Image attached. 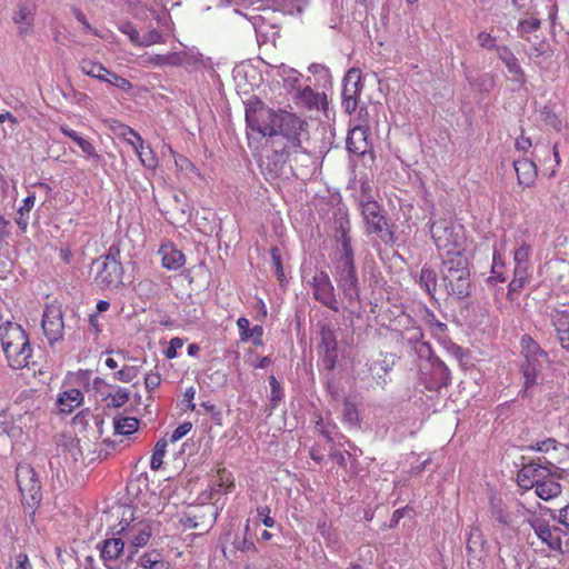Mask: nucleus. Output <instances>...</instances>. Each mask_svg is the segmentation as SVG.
Segmentation results:
<instances>
[{"label":"nucleus","instance_id":"f257e3e1","mask_svg":"<svg viewBox=\"0 0 569 569\" xmlns=\"http://www.w3.org/2000/svg\"><path fill=\"white\" fill-rule=\"evenodd\" d=\"M248 128L262 137L270 138L274 171L289 162L296 177L306 172L299 171L298 160L310 161V156L302 147L309 139L308 122L296 113L269 108L258 98L250 99L246 107Z\"/></svg>","mask_w":569,"mask_h":569},{"label":"nucleus","instance_id":"f03ea898","mask_svg":"<svg viewBox=\"0 0 569 569\" xmlns=\"http://www.w3.org/2000/svg\"><path fill=\"white\" fill-rule=\"evenodd\" d=\"M440 286L455 300H462L470 296L471 278L466 254L441 260Z\"/></svg>","mask_w":569,"mask_h":569},{"label":"nucleus","instance_id":"7ed1b4c3","mask_svg":"<svg viewBox=\"0 0 569 569\" xmlns=\"http://www.w3.org/2000/svg\"><path fill=\"white\" fill-rule=\"evenodd\" d=\"M0 342L8 365L12 369H22L29 365L32 348L28 335L20 325L11 321L2 323Z\"/></svg>","mask_w":569,"mask_h":569},{"label":"nucleus","instance_id":"20e7f679","mask_svg":"<svg viewBox=\"0 0 569 569\" xmlns=\"http://www.w3.org/2000/svg\"><path fill=\"white\" fill-rule=\"evenodd\" d=\"M520 372L523 377L521 396L525 398L531 388L538 385V379L545 369L550 365L548 353L529 335H523L520 339Z\"/></svg>","mask_w":569,"mask_h":569},{"label":"nucleus","instance_id":"39448f33","mask_svg":"<svg viewBox=\"0 0 569 569\" xmlns=\"http://www.w3.org/2000/svg\"><path fill=\"white\" fill-rule=\"evenodd\" d=\"M430 232L440 260L466 254L462 226L439 219L431 223Z\"/></svg>","mask_w":569,"mask_h":569},{"label":"nucleus","instance_id":"423d86ee","mask_svg":"<svg viewBox=\"0 0 569 569\" xmlns=\"http://www.w3.org/2000/svg\"><path fill=\"white\" fill-rule=\"evenodd\" d=\"M332 274L342 295L350 303L359 300L360 286L355 264V256L332 257Z\"/></svg>","mask_w":569,"mask_h":569},{"label":"nucleus","instance_id":"0eeeda50","mask_svg":"<svg viewBox=\"0 0 569 569\" xmlns=\"http://www.w3.org/2000/svg\"><path fill=\"white\" fill-rule=\"evenodd\" d=\"M361 214L367 234H376L382 242L389 243L393 240V232L382 212L381 206L368 194V199L361 200Z\"/></svg>","mask_w":569,"mask_h":569},{"label":"nucleus","instance_id":"6e6552de","mask_svg":"<svg viewBox=\"0 0 569 569\" xmlns=\"http://www.w3.org/2000/svg\"><path fill=\"white\" fill-rule=\"evenodd\" d=\"M16 480L22 501L32 507L41 500V482L34 469L28 463H19L16 469Z\"/></svg>","mask_w":569,"mask_h":569},{"label":"nucleus","instance_id":"1a4fd4ad","mask_svg":"<svg viewBox=\"0 0 569 569\" xmlns=\"http://www.w3.org/2000/svg\"><path fill=\"white\" fill-rule=\"evenodd\" d=\"M41 327L50 346L61 341L64 335L63 313L60 305L49 303L42 315Z\"/></svg>","mask_w":569,"mask_h":569},{"label":"nucleus","instance_id":"9d476101","mask_svg":"<svg viewBox=\"0 0 569 569\" xmlns=\"http://www.w3.org/2000/svg\"><path fill=\"white\" fill-rule=\"evenodd\" d=\"M96 284L104 290L118 289L123 284L124 269L122 262L97 260Z\"/></svg>","mask_w":569,"mask_h":569},{"label":"nucleus","instance_id":"9b49d317","mask_svg":"<svg viewBox=\"0 0 569 569\" xmlns=\"http://www.w3.org/2000/svg\"><path fill=\"white\" fill-rule=\"evenodd\" d=\"M529 525L533 529L538 539L551 551L562 550L563 531L540 517L529 519Z\"/></svg>","mask_w":569,"mask_h":569},{"label":"nucleus","instance_id":"f8f14e48","mask_svg":"<svg viewBox=\"0 0 569 569\" xmlns=\"http://www.w3.org/2000/svg\"><path fill=\"white\" fill-rule=\"evenodd\" d=\"M313 298L333 312H339V303L336 298L335 287L327 272L320 271L311 281Z\"/></svg>","mask_w":569,"mask_h":569},{"label":"nucleus","instance_id":"ddd939ff","mask_svg":"<svg viewBox=\"0 0 569 569\" xmlns=\"http://www.w3.org/2000/svg\"><path fill=\"white\" fill-rule=\"evenodd\" d=\"M36 12L37 4L33 0H21L17 3L11 18L20 37H26L32 32Z\"/></svg>","mask_w":569,"mask_h":569},{"label":"nucleus","instance_id":"4468645a","mask_svg":"<svg viewBox=\"0 0 569 569\" xmlns=\"http://www.w3.org/2000/svg\"><path fill=\"white\" fill-rule=\"evenodd\" d=\"M362 88L360 72L355 69L349 70L343 79L342 88V104L348 113L356 111Z\"/></svg>","mask_w":569,"mask_h":569},{"label":"nucleus","instance_id":"2eb2a0df","mask_svg":"<svg viewBox=\"0 0 569 569\" xmlns=\"http://www.w3.org/2000/svg\"><path fill=\"white\" fill-rule=\"evenodd\" d=\"M553 475L546 466L530 462L525 465L517 475V482L520 488L530 490L537 487L543 479Z\"/></svg>","mask_w":569,"mask_h":569},{"label":"nucleus","instance_id":"dca6fc26","mask_svg":"<svg viewBox=\"0 0 569 569\" xmlns=\"http://www.w3.org/2000/svg\"><path fill=\"white\" fill-rule=\"evenodd\" d=\"M497 56L511 74L512 81L521 87L525 86L527 82V76L511 49L507 46L499 47L497 48Z\"/></svg>","mask_w":569,"mask_h":569},{"label":"nucleus","instance_id":"f3484780","mask_svg":"<svg viewBox=\"0 0 569 569\" xmlns=\"http://www.w3.org/2000/svg\"><path fill=\"white\" fill-rule=\"evenodd\" d=\"M124 542L121 538H109L102 541L100 547V558L108 569L117 567L119 558L122 556Z\"/></svg>","mask_w":569,"mask_h":569},{"label":"nucleus","instance_id":"a211bd4d","mask_svg":"<svg viewBox=\"0 0 569 569\" xmlns=\"http://www.w3.org/2000/svg\"><path fill=\"white\" fill-rule=\"evenodd\" d=\"M513 168L517 173V180L523 188H529L535 184L538 176L536 163L528 159L521 158L513 161Z\"/></svg>","mask_w":569,"mask_h":569},{"label":"nucleus","instance_id":"6ab92c4d","mask_svg":"<svg viewBox=\"0 0 569 569\" xmlns=\"http://www.w3.org/2000/svg\"><path fill=\"white\" fill-rule=\"evenodd\" d=\"M161 256V266L168 270H178L184 264V254L171 242L162 243L158 250Z\"/></svg>","mask_w":569,"mask_h":569},{"label":"nucleus","instance_id":"aec40b11","mask_svg":"<svg viewBox=\"0 0 569 569\" xmlns=\"http://www.w3.org/2000/svg\"><path fill=\"white\" fill-rule=\"evenodd\" d=\"M531 266H515L513 278L508 284L507 298L511 301L517 299L530 279Z\"/></svg>","mask_w":569,"mask_h":569},{"label":"nucleus","instance_id":"412c9836","mask_svg":"<svg viewBox=\"0 0 569 569\" xmlns=\"http://www.w3.org/2000/svg\"><path fill=\"white\" fill-rule=\"evenodd\" d=\"M83 399V393L79 389L71 388L63 390L59 393L57 399L58 410L61 413H71L82 405Z\"/></svg>","mask_w":569,"mask_h":569},{"label":"nucleus","instance_id":"4be33fe9","mask_svg":"<svg viewBox=\"0 0 569 569\" xmlns=\"http://www.w3.org/2000/svg\"><path fill=\"white\" fill-rule=\"evenodd\" d=\"M237 327L239 329L240 341L246 342L251 340L256 347L263 346V328L262 326H254L250 328V321L246 317H240L237 320Z\"/></svg>","mask_w":569,"mask_h":569},{"label":"nucleus","instance_id":"5701e85b","mask_svg":"<svg viewBox=\"0 0 569 569\" xmlns=\"http://www.w3.org/2000/svg\"><path fill=\"white\" fill-rule=\"evenodd\" d=\"M551 322L561 347L569 351V311L555 310L551 315Z\"/></svg>","mask_w":569,"mask_h":569},{"label":"nucleus","instance_id":"b1692460","mask_svg":"<svg viewBox=\"0 0 569 569\" xmlns=\"http://www.w3.org/2000/svg\"><path fill=\"white\" fill-rule=\"evenodd\" d=\"M528 232L523 231L515 240L513 249V264L515 266H531L530 257L532 253V246L528 240Z\"/></svg>","mask_w":569,"mask_h":569},{"label":"nucleus","instance_id":"393cba45","mask_svg":"<svg viewBox=\"0 0 569 569\" xmlns=\"http://www.w3.org/2000/svg\"><path fill=\"white\" fill-rule=\"evenodd\" d=\"M127 142L134 149L140 162L148 169H154L158 166V158L149 144H146L141 136L136 137V141L127 139Z\"/></svg>","mask_w":569,"mask_h":569},{"label":"nucleus","instance_id":"a878e982","mask_svg":"<svg viewBox=\"0 0 569 569\" xmlns=\"http://www.w3.org/2000/svg\"><path fill=\"white\" fill-rule=\"evenodd\" d=\"M349 152L361 156L367 152V130L363 127H355L348 132L346 140Z\"/></svg>","mask_w":569,"mask_h":569},{"label":"nucleus","instance_id":"bb28decb","mask_svg":"<svg viewBox=\"0 0 569 569\" xmlns=\"http://www.w3.org/2000/svg\"><path fill=\"white\" fill-rule=\"evenodd\" d=\"M299 103L308 108L312 109H325L327 104V97L325 93L317 92L312 90L310 87H306L298 92Z\"/></svg>","mask_w":569,"mask_h":569},{"label":"nucleus","instance_id":"cd10ccee","mask_svg":"<svg viewBox=\"0 0 569 569\" xmlns=\"http://www.w3.org/2000/svg\"><path fill=\"white\" fill-rule=\"evenodd\" d=\"M368 375L363 379H368L371 386L386 385V377L389 372L388 366L383 360H371L367 362Z\"/></svg>","mask_w":569,"mask_h":569},{"label":"nucleus","instance_id":"c85d7f7f","mask_svg":"<svg viewBox=\"0 0 569 569\" xmlns=\"http://www.w3.org/2000/svg\"><path fill=\"white\" fill-rule=\"evenodd\" d=\"M536 495L542 500H550L561 493V485L557 476L553 473L549 478L543 479L537 487H535Z\"/></svg>","mask_w":569,"mask_h":569},{"label":"nucleus","instance_id":"c756f323","mask_svg":"<svg viewBox=\"0 0 569 569\" xmlns=\"http://www.w3.org/2000/svg\"><path fill=\"white\" fill-rule=\"evenodd\" d=\"M126 536L130 539L131 546L136 549L144 547L151 537V528L148 523L131 526Z\"/></svg>","mask_w":569,"mask_h":569},{"label":"nucleus","instance_id":"7c9ffc66","mask_svg":"<svg viewBox=\"0 0 569 569\" xmlns=\"http://www.w3.org/2000/svg\"><path fill=\"white\" fill-rule=\"evenodd\" d=\"M60 131L71 140H73L82 150V152L90 157L99 159V154L94 148V146L87 139L82 138L80 134H78L74 130L69 128L67 124L60 126Z\"/></svg>","mask_w":569,"mask_h":569},{"label":"nucleus","instance_id":"2f4dec72","mask_svg":"<svg viewBox=\"0 0 569 569\" xmlns=\"http://www.w3.org/2000/svg\"><path fill=\"white\" fill-rule=\"evenodd\" d=\"M130 390L123 387H117L113 391L106 393L102 398L104 405L109 409L123 407L130 399Z\"/></svg>","mask_w":569,"mask_h":569},{"label":"nucleus","instance_id":"473e14b6","mask_svg":"<svg viewBox=\"0 0 569 569\" xmlns=\"http://www.w3.org/2000/svg\"><path fill=\"white\" fill-rule=\"evenodd\" d=\"M234 477L226 468H219L214 480L213 491L218 493H229L234 489Z\"/></svg>","mask_w":569,"mask_h":569},{"label":"nucleus","instance_id":"72a5a7b5","mask_svg":"<svg viewBox=\"0 0 569 569\" xmlns=\"http://www.w3.org/2000/svg\"><path fill=\"white\" fill-rule=\"evenodd\" d=\"M80 69L84 74L101 81H104L110 74V70H108L102 63L90 59H83L80 62Z\"/></svg>","mask_w":569,"mask_h":569},{"label":"nucleus","instance_id":"f704fd0d","mask_svg":"<svg viewBox=\"0 0 569 569\" xmlns=\"http://www.w3.org/2000/svg\"><path fill=\"white\" fill-rule=\"evenodd\" d=\"M139 565L143 569H171L170 563L156 552H146L139 558Z\"/></svg>","mask_w":569,"mask_h":569},{"label":"nucleus","instance_id":"c9c22d12","mask_svg":"<svg viewBox=\"0 0 569 569\" xmlns=\"http://www.w3.org/2000/svg\"><path fill=\"white\" fill-rule=\"evenodd\" d=\"M419 284L430 296L435 295L437 290V273L430 266H423L421 268Z\"/></svg>","mask_w":569,"mask_h":569},{"label":"nucleus","instance_id":"e433bc0d","mask_svg":"<svg viewBox=\"0 0 569 569\" xmlns=\"http://www.w3.org/2000/svg\"><path fill=\"white\" fill-rule=\"evenodd\" d=\"M114 431L118 435L130 436L139 428V420L134 417H117L113 420Z\"/></svg>","mask_w":569,"mask_h":569},{"label":"nucleus","instance_id":"4c0bfd02","mask_svg":"<svg viewBox=\"0 0 569 569\" xmlns=\"http://www.w3.org/2000/svg\"><path fill=\"white\" fill-rule=\"evenodd\" d=\"M168 445H169V440L167 439V436L159 439L153 449H152V455H151V459H150V468L152 470H159L162 465H163V459L167 455V448H168Z\"/></svg>","mask_w":569,"mask_h":569},{"label":"nucleus","instance_id":"58836bf2","mask_svg":"<svg viewBox=\"0 0 569 569\" xmlns=\"http://www.w3.org/2000/svg\"><path fill=\"white\" fill-rule=\"evenodd\" d=\"M119 30L127 34L132 43L136 44H150L158 42L161 39V36L159 32L153 31L151 32V41L149 42H139V31L134 28V26L131 22H124L119 27Z\"/></svg>","mask_w":569,"mask_h":569},{"label":"nucleus","instance_id":"ea45409f","mask_svg":"<svg viewBox=\"0 0 569 569\" xmlns=\"http://www.w3.org/2000/svg\"><path fill=\"white\" fill-rule=\"evenodd\" d=\"M140 367L139 365H126L123 363L121 369L113 372L112 378L114 380L129 383L133 379H136L140 373Z\"/></svg>","mask_w":569,"mask_h":569},{"label":"nucleus","instance_id":"a19ab883","mask_svg":"<svg viewBox=\"0 0 569 569\" xmlns=\"http://www.w3.org/2000/svg\"><path fill=\"white\" fill-rule=\"evenodd\" d=\"M486 540L482 532L478 527H472L467 538V550L469 552H477L483 548Z\"/></svg>","mask_w":569,"mask_h":569},{"label":"nucleus","instance_id":"79ce46f5","mask_svg":"<svg viewBox=\"0 0 569 569\" xmlns=\"http://www.w3.org/2000/svg\"><path fill=\"white\" fill-rule=\"evenodd\" d=\"M423 321L435 335H443L447 330L446 323L439 321L435 313L428 309L425 311Z\"/></svg>","mask_w":569,"mask_h":569},{"label":"nucleus","instance_id":"37998d69","mask_svg":"<svg viewBox=\"0 0 569 569\" xmlns=\"http://www.w3.org/2000/svg\"><path fill=\"white\" fill-rule=\"evenodd\" d=\"M104 357L106 367L112 370L117 369L120 362H124L127 359V356L122 350L107 351Z\"/></svg>","mask_w":569,"mask_h":569},{"label":"nucleus","instance_id":"c03bdc74","mask_svg":"<svg viewBox=\"0 0 569 569\" xmlns=\"http://www.w3.org/2000/svg\"><path fill=\"white\" fill-rule=\"evenodd\" d=\"M338 242L340 247L335 251L333 254L355 256L350 233L338 236Z\"/></svg>","mask_w":569,"mask_h":569},{"label":"nucleus","instance_id":"a18cd8bd","mask_svg":"<svg viewBox=\"0 0 569 569\" xmlns=\"http://www.w3.org/2000/svg\"><path fill=\"white\" fill-rule=\"evenodd\" d=\"M478 44L486 50H495L500 46L497 44V39L490 32L481 31L477 34Z\"/></svg>","mask_w":569,"mask_h":569},{"label":"nucleus","instance_id":"49530a36","mask_svg":"<svg viewBox=\"0 0 569 569\" xmlns=\"http://www.w3.org/2000/svg\"><path fill=\"white\" fill-rule=\"evenodd\" d=\"M104 81L124 92L132 89V83L129 80L111 71Z\"/></svg>","mask_w":569,"mask_h":569},{"label":"nucleus","instance_id":"de8ad7c7","mask_svg":"<svg viewBox=\"0 0 569 569\" xmlns=\"http://www.w3.org/2000/svg\"><path fill=\"white\" fill-rule=\"evenodd\" d=\"M539 28H540V20L537 18H529L526 20H521L518 26L520 36L522 38H525L526 40H529V38L526 37L527 33L536 31Z\"/></svg>","mask_w":569,"mask_h":569},{"label":"nucleus","instance_id":"09e8293b","mask_svg":"<svg viewBox=\"0 0 569 569\" xmlns=\"http://www.w3.org/2000/svg\"><path fill=\"white\" fill-rule=\"evenodd\" d=\"M192 429V423L190 421H184L183 423L179 425L167 439L169 442L174 443L178 440L182 439L184 436H187Z\"/></svg>","mask_w":569,"mask_h":569},{"label":"nucleus","instance_id":"8fccbe9b","mask_svg":"<svg viewBox=\"0 0 569 569\" xmlns=\"http://www.w3.org/2000/svg\"><path fill=\"white\" fill-rule=\"evenodd\" d=\"M270 387H271V395H270V401L271 406L276 408L279 403V401L283 397L282 388L279 383V381L276 379L274 376L270 377Z\"/></svg>","mask_w":569,"mask_h":569},{"label":"nucleus","instance_id":"3c124183","mask_svg":"<svg viewBox=\"0 0 569 569\" xmlns=\"http://www.w3.org/2000/svg\"><path fill=\"white\" fill-rule=\"evenodd\" d=\"M501 259V254L495 250L493 253H492V268H491V276H490V280H493L496 282H505L506 281V277L502 272H500L498 270V260Z\"/></svg>","mask_w":569,"mask_h":569},{"label":"nucleus","instance_id":"603ef678","mask_svg":"<svg viewBox=\"0 0 569 569\" xmlns=\"http://www.w3.org/2000/svg\"><path fill=\"white\" fill-rule=\"evenodd\" d=\"M161 385L159 372L150 371L144 376V387L148 392L156 390Z\"/></svg>","mask_w":569,"mask_h":569},{"label":"nucleus","instance_id":"864d4df0","mask_svg":"<svg viewBox=\"0 0 569 569\" xmlns=\"http://www.w3.org/2000/svg\"><path fill=\"white\" fill-rule=\"evenodd\" d=\"M121 250L117 243H112L107 252L99 260L107 262H121Z\"/></svg>","mask_w":569,"mask_h":569},{"label":"nucleus","instance_id":"5fc2aeb1","mask_svg":"<svg viewBox=\"0 0 569 569\" xmlns=\"http://www.w3.org/2000/svg\"><path fill=\"white\" fill-rule=\"evenodd\" d=\"M184 345V341L180 337H174L169 341L168 348L164 350V356L168 359H174L177 357L178 349H181Z\"/></svg>","mask_w":569,"mask_h":569},{"label":"nucleus","instance_id":"6e6d98bb","mask_svg":"<svg viewBox=\"0 0 569 569\" xmlns=\"http://www.w3.org/2000/svg\"><path fill=\"white\" fill-rule=\"evenodd\" d=\"M194 396H196L194 387L191 386L186 389V391L183 393V399H182V403L186 405V407L183 409L184 411H187V410L193 411L196 409V403L193 402Z\"/></svg>","mask_w":569,"mask_h":569},{"label":"nucleus","instance_id":"4d7b16f0","mask_svg":"<svg viewBox=\"0 0 569 569\" xmlns=\"http://www.w3.org/2000/svg\"><path fill=\"white\" fill-rule=\"evenodd\" d=\"M257 513L266 527L272 528L274 526V519L270 516L269 507H259Z\"/></svg>","mask_w":569,"mask_h":569},{"label":"nucleus","instance_id":"13d9d810","mask_svg":"<svg viewBox=\"0 0 569 569\" xmlns=\"http://www.w3.org/2000/svg\"><path fill=\"white\" fill-rule=\"evenodd\" d=\"M36 202L34 193L29 194L23 199L22 206L18 210V214L20 216H29V212L32 210Z\"/></svg>","mask_w":569,"mask_h":569},{"label":"nucleus","instance_id":"bf43d9fd","mask_svg":"<svg viewBox=\"0 0 569 569\" xmlns=\"http://www.w3.org/2000/svg\"><path fill=\"white\" fill-rule=\"evenodd\" d=\"M532 146L531 139L525 134H520L516 141L515 147L518 151L527 152Z\"/></svg>","mask_w":569,"mask_h":569},{"label":"nucleus","instance_id":"052dcab7","mask_svg":"<svg viewBox=\"0 0 569 569\" xmlns=\"http://www.w3.org/2000/svg\"><path fill=\"white\" fill-rule=\"evenodd\" d=\"M535 449L540 452H549L557 449V441L555 439H546L537 442Z\"/></svg>","mask_w":569,"mask_h":569},{"label":"nucleus","instance_id":"680f3d73","mask_svg":"<svg viewBox=\"0 0 569 569\" xmlns=\"http://www.w3.org/2000/svg\"><path fill=\"white\" fill-rule=\"evenodd\" d=\"M337 224H338V227H337L338 236L350 233L351 223L347 216L339 218L337 220Z\"/></svg>","mask_w":569,"mask_h":569},{"label":"nucleus","instance_id":"e2e57ef3","mask_svg":"<svg viewBox=\"0 0 569 569\" xmlns=\"http://www.w3.org/2000/svg\"><path fill=\"white\" fill-rule=\"evenodd\" d=\"M345 417L349 420V421H353V420H357L358 419V411H357V408L353 403L347 401L345 403Z\"/></svg>","mask_w":569,"mask_h":569},{"label":"nucleus","instance_id":"0e129e2a","mask_svg":"<svg viewBox=\"0 0 569 569\" xmlns=\"http://www.w3.org/2000/svg\"><path fill=\"white\" fill-rule=\"evenodd\" d=\"M16 563H17V568H20V569H32L31 563H30L29 558H28V555L23 553V552H20V553L17 555Z\"/></svg>","mask_w":569,"mask_h":569},{"label":"nucleus","instance_id":"69168bd1","mask_svg":"<svg viewBox=\"0 0 569 569\" xmlns=\"http://www.w3.org/2000/svg\"><path fill=\"white\" fill-rule=\"evenodd\" d=\"M91 416V412L89 409H84V410H81L80 412H78L74 418H73V425L76 426H84L86 423V418Z\"/></svg>","mask_w":569,"mask_h":569},{"label":"nucleus","instance_id":"338daca9","mask_svg":"<svg viewBox=\"0 0 569 569\" xmlns=\"http://www.w3.org/2000/svg\"><path fill=\"white\" fill-rule=\"evenodd\" d=\"M76 19L83 26V29L87 31H92L91 24L89 23L86 16L79 9L73 10Z\"/></svg>","mask_w":569,"mask_h":569},{"label":"nucleus","instance_id":"774afa93","mask_svg":"<svg viewBox=\"0 0 569 569\" xmlns=\"http://www.w3.org/2000/svg\"><path fill=\"white\" fill-rule=\"evenodd\" d=\"M559 522L569 527V503L559 510Z\"/></svg>","mask_w":569,"mask_h":569}]
</instances>
